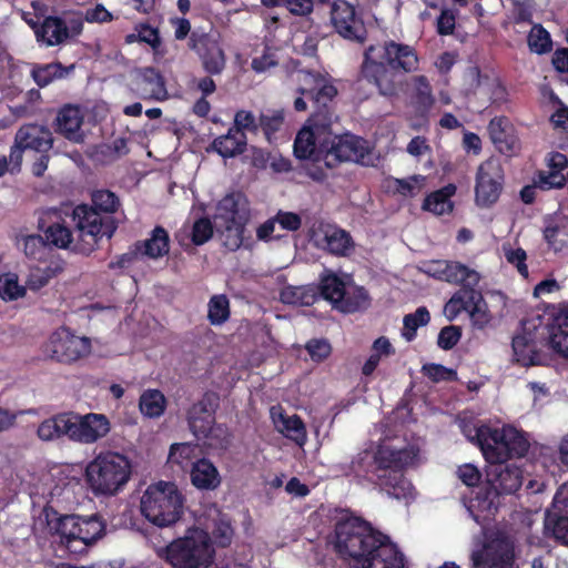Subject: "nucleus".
I'll return each instance as SVG.
<instances>
[{"label":"nucleus","mask_w":568,"mask_h":568,"mask_svg":"<svg viewBox=\"0 0 568 568\" xmlns=\"http://www.w3.org/2000/svg\"><path fill=\"white\" fill-rule=\"evenodd\" d=\"M305 349L315 363L324 362L332 353V346L325 338H312L305 344Z\"/></svg>","instance_id":"obj_53"},{"label":"nucleus","mask_w":568,"mask_h":568,"mask_svg":"<svg viewBox=\"0 0 568 568\" xmlns=\"http://www.w3.org/2000/svg\"><path fill=\"white\" fill-rule=\"evenodd\" d=\"M494 488L501 494H515L523 485V470L514 464H494Z\"/></svg>","instance_id":"obj_32"},{"label":"nucleus","mask_w":568,"mask_h":568,"mask_svg":"<svg viewBox=\"0 0 568 568\" xmlns=\"http://www.w3.org/2000/svg\"><path fill=\"white\" fill-rule=\"evenodd\" d=\"M207 320L212 325H221L230 317V302L226 295H213L207 304Z\"/></svg>","instance_id":"obj_48"},{"label":"nucleus","mask_w":568,"mask_h":568,"mask_svg":"<svg viewBox=\"0 0 568 568\" xmlns=\"http://www.w3.org/2000/svg\"><path fill=\"white\" fill-rule=\"evenodd\" d=\"M424 178L420 175H413L408 179H397V192L404 196H415L424 182Z\"/></svg>","instance_id":"obj_60"},{"label":"nucleus","mask_w":568,"mask_h":568,"mask_svg":"<svg viewBox=\"0 0 568 568\" xmlns=\"http://www.w3.org/2000/svg\"><path fill=\"white\" fill-rule=\"evenodd\" d=\"M189 47L199 55L206 73L217 75L223 72L226 67V55L217 32L193 30L189 38Z\"/></svg>","instance_id":"obj_16"},{"label":"nucleus","mask_w":568,"mask_h":568,"mask_svg":"<svg viewBox=\"0 0 568 568\" xmlns=\"http://www.w3.org/2000/svg\"><path fill=\"white\" fill-rule=\"evenodd\" d=\"M488 133L495 146L505 155H513L518 146V139L506 116H495L488 124Z\"/></svg>","instance_id":"obj_27"},{"label":"nucleus","mask_w":568,"mask_h":568,"mask_svg":"<svg viewBox=\"0 0 568 568\" xmlns=\"http://www.w3.org/2000/svg\"><path fill=\"white\" fill-rule=\"evenodd\" d=\"M456 190V185L449 183L442 189L429 193L425 197L422 209L438 216L450 213L454 209L452 197L455 195Z\"/></svg>","instance_id":"obj_37"},{"label":"nucleus","mask_w":568,"mask_h":568,"mask_svg":"<svg viewBox=\"0 0 568 568\" xmlns=\"http://www.w3.org/2000/svg\"><path fill=\"white\" fill-rule=\"evenodd\" d=\"M296 93L293 106L296 112L307 110L305 98L312 103L310 123L320 128H331L334 118V100L338 94L328 73L301 69L294 73Z\"/></svg>","instance_id":"obj_7"},{"label":"nucleus","mask_w":568,"mask_h":568,"mask_svg":"<svg viewBox=\"0 0 568 568\" xmlns=\"http://www.w3.org/2000/svg\"><path fill=\"white\" fill-rule=\"evenodd\" d=\"M232 129H239L242 132L247 130L255 133L258 130V123L251 111L240 110L235 113L234 126Z\"/></svg>","instance_id":"obj_63"},{"label":"nucleus","mask_w":568,"mask_h":568,"mask_svg":"<svg viewBox=\"0 0 568 568\" xmlns=\"http://www.w3.org/2000/svg\"><path fill=\"white\" fill-rule=\"evenodd\" d=\"M91 201L92 205H77L71 215L78 237L88 245V251H92L101 239L113 236L118 222L112 214L120 206L119 196L106 189L93 191Z\"/></svg>","instance_id":"obj_6"},{"label":"nucleus","mask_w":568,"mask_h":568,"mask_svg":"<svg viewBox=\"0 0 568 568\" xmlns=\"http://www.w3.org/2000/svg\"><path fill=\"white\" fill-rule=\"evenodd\" d=\"M44 520L51 536L70 554L82 555L105 532V526L98 516L61 515L53 507L43 508Z\"/></svg>","instance_id":"obj_8"},{"label":"nucleus","mask_w":568,"mask_h":568,"mask_svg":"<svg viewBox=\"0 0 568 568\" xmlns=\"http://www.w3.org/2000/svg\"><path fill=\"white\" fill-rule=\"evenodd\" d=\"M315 284L286 286L281 291V301L295 306H312L317 302Z\"/></svg>","instance_id":"obj_41"},{"label":"nucleus","mask_w":568,"mask_h":568,"mask_svg":"<svg viewBox=\"0 0 568 568\" xmlns=\"http://www.w3.org/2000/svg\"><path fill=\"white\" fill-rule=\"evenodd\" d=\"M430 321V314L427 307L419 306L414 313L404 316L403 336L406 341L410 342L416 337V332L419 327L425 326Z\"/></svg>","instance_id":"obj_45"},{"label":"nucleus","mask_w":568,"mask_h":568,"mask_svg":"<svg viewBox=\"0 0 568 568\" xmlns=\"http://www.w3.org/2000/svg\"><path fill=\"white\" fill-rule=\"evenodd\" d=\"M462 312H467L473 327L484 329L491 321L488 305L479 290H457L444 306L448 321H454Z\"/></svg>","instance_id":"obj_14"},{"label":"nucleus","mask_w":568,"mask_h":568,"mask_svg":"<svg viewBox=\"0 0 568 568\" xmlns=\"http://www.w3.org/2000/svg\"><path fill=\"white\" fill-rule=\"evenodd\" d=\"M139 407L144 416L158 418L165 410L166 398L159 389H146L140 396Z\"/></svg>","instance_id":"obj_42"},{"label":"nucleus","mask_w":568,"mask_h":568,"mask_svg":"<svg viewBox=\"0 0 568 568\" xmlns=\"http://www.w3.org/2000/svg\"><path fill=\"white\" fill-rule=\"evenodd\" d=\"M69 413H60L44 419L39 426L37 434L42 440H53L60 437L69 438Z\"/></svg>","instance_id":"obj_40"},{"label":"nucleus","mask_w":568,"mask_h":568,"mask_svg":"<svg viewBox=\"0 0 568 568\" xmlns=\"http://www.w3.org/2000/svg\"><path fill=\"white\" fill-rule=\"evenodd\" d=\"M284 123L283 111H273L272 113H262L258 119V129H261L268 141L272 135L281 130Z\"/></svg>","instance_id":"obj_51"},{"label":"nucleus","mask_w":568,"mask_h":568,"mask_svg":"<svg viewBox=\"0 0 568 568\" xmlns=\"http://www.w3.org/2000/svg\"><path fill=\"white\" fill-rule=\"evenodd\" d=\"M251 216L246 196L241 192H232L217 202L214 223L209 216H200L192 223L189 234L176 233L175 239L181 248L189 254L196 246L206 244L213 237L214 231L227 251L236 252L242 246L248 248L253 244L252 237L246 236Z\"/></svg>","instance_id":"obj_1"},{"label":"nucleus","mask_w":568,"mask_h":568,"mask_svg":"<svg viewBox=\"0 0 568 568\" xmlns=\"http://www.w3.org/2000/svg\"><path fill=\"white\" fill-rule=\"evenodd\" d=\"M428 272L437 280L460 285L459 290H476L480 282L477 271L456 261H434Z\"/></svg>","instance_id":"obj_22"},{"label":"nucleus","mask_w":568,"mask_h":568,"mask_svg":"<svg viewBox=\"0 0 568 568\" xmlns=\"http://www.w3.org/2000/svg\"><path fill=\"white\" fill-rule=\"evenodd\" d=\"M91 341L78 336L69 328L61 327L53 332L47 343L45 352L58 363L73 364L91 353Z\"/></svg>","instance_id":"obj_15"},{"label":"nucleus","mask_w":568,"mask_h":568,"mask_svg":"<svg viewBox=\"0 0 568 568\" xmlns=\"http://www.w3.org/2000/svg\"><path fill=\"white\" fill-rule=\"evenodd\" d=\"M529 49L538 54H544L552 49L549 32L541 26L535 24L528 34Z\"/></svg>","instance_id":"obj_49"},{"label":"nucleus","mask_w":568,"mask_h":568,"mask_svg":"<svg viewBox=\"0 0 568 568\" xmlns=\"http://www.w3.org/2000/svg\"><path fill=\"white\" fill-rule=\"evenodd\" d=\"M82 123L83 116L80 109L73 105H65L58 112L55 130L70 141L81 142L83 140Z\"/></svg>","instance_id":"obj_30"},{"label":"nucleus","mask_w":568,"mask_h":568,"mask_svg":"<svg viewBox=\"0 0 568 568\" xmlns=\"http://www.w3.org/2000/svg\"><path fill=\"white\" fill-rule=\"evenodd\" d=\"M191 464L190 478L194 487L202 490H214L220 486V473L210 459L200 458Z\"/></svg>","instance_id":"obj_33"},{"label":"nucleus","mask_w":568,"mask_h":568,"mask_svg":"<svg viewBox=\"0 0 568 568\" xmlns=\"http://www.w3.org/2000/svg\"><path fill=\"white\" fill-rule=\"evenodd\" d=\"M326 248L329 253L337 256H345L353 247V240L346 231L336 229L326 234Z\"/></svg>","instance_id":"obj_47"},{"label":"nucleus","mask_w":568,"mask_h":568,"mask_svg":"<svg viewBox=\"0 0 568 568\" xmlns=\"http://www.w3.org/2000/svg\"><path fill=\"white\" fill-rule=\"evenodd\" d=\"M83 31V20L72 18L69 21L58 16H47L41 22L38 42L47 47H55L80 36Z\"/></svg>","instance_id":"obj_21"},{"label":"nucleus","mask_w":568,"mask_h":568,"mask_svg":"<svg viewBox=\"0 0 568 568\" xmlns=\"http://www.w3.org/2000/svg\"><path fill=\"white\" fill-rule=\"evenodd\" d=\"M487 424L476 425L471 422H463L460 430L463 435L474 445L479 447L481 438L484 437L485 428Z\"/></svg>","instance_id":"obj_64"},{"label":"nucleus","mask_w":568,"mask_h":568,"mask_svg":"<svg viewBox=\"0 0 568 568\" xmlns=\"http://www.w3.org/2000/svg\"><path fill=\"white\" fill-rule=\"evenodd\" d=\"M504 180V169L499 159L489 158L484 161L476 173V203L485 207L496 203L503 191Z\"/></svg>","instance_id":"obj_18"},{"label":"nucleus","mask_w":568,"mask_h":568,"mask_svg":"<svg viewBox=\"0 0 568 568\" xmlns=\"http://www.w3.org/2000/svg\"><path fill=\"white\" fill-rule=\"evenodd\" d=\"M316 286V296L331 303L332 307L342 313H355L365 310L371 304L367 290L354 286L347 290L345 281L333 271L325 268Z\"/></svg>","instance_id":"obj_13"},{"label":"nucleus","mask_w":568,"mask_h":568,"mask_svg":"<svg viewBox=\"0 0 568 568\" xmlns=\"http://www.w3.org/2000/svg\"><path fill=\"white\" fill-rule=\"evenodd\" d=\"M136 91L145 100H164L168 94L163 75L153 67L140 71Z\"/></svg>","instance_id":"obj_28"},{"label":"nucleus","mask_w":568,"mask_h":568,"mask_svg":"<svg viewBox=\"0 0 568 568\" xmlns=\"http://www.w3.org/2000/svg\"><path fill=\"white\" fill-rule=\"evenodd\" d=\"M69 439L81 444H93L105 437L111 429L109 418L97 413H69Z\"/></svg>","instance_id":"obj_19"},{"label":"nucleus","mask_w":568,"mask_h":568,"mask_svg":"<svg viewBox=\"0 0 568 568\" xmlns=\"http://www.w3.org/2000/svg\"><path fill=\"white\" fill-rule=\"evenodd\" d=\"M247 145L245 132L230 128L227 133L213 140L212 148L224 159L242 154Z\"/></svg>","instance_id":"obj_36"},{"label":"nucleus","mask_w":568,"mask_h":568,"mask_svg":"<svg viewBox=\"0 0 568 568\" xmlns=\"http://www.w3.org/2000/svg\"><path fill=\"white\" fill-rule=\"evenodd\" d=\"M234 536V528L231 520L225 516H221L212 529V539L219 547H227L231 545Z\"/></svg>","instance_id":"obj_50"},{"label":"nucleus","mask_w":568,"mask_h":568,"mask_svg":"<svg viewBox=\"0 0 568 568\" xmlns=\"http://www.w3.org/2000/svg\"><path fill=\"white\" fill-rule=\"evenodd\" d=\"M371 148L364 138L352 133H344L334 136L331 144H327L325 154V166L336 168L342 162H356L366 164V158L369 160Z\"/></svg>","instance_id":"obj_17"},{"label":"nucleus","mask_w":568,"mask_h":568,"mask_svg":"<svg viewBox=\"0 0 568 568\" xmlns=\"http://www.w3.org/2000/svg\"><path fill=\"white\" fill-rule=\"evenodd\" d=\"M73 64L70 67H64L59 61L45 64L36 63L31 69V77L40 88H44L54 80L64 78L71 71H73Z\"/></svg>","instance_id":"obj_39"},{"label":"nucleus","mask_w":568,"mask_h":568,"mask_svg":"<svg viewBox=\"0 0 568 568\" xmlns=\"http://www.w3.org/2000/svg\"><path fill=\"white\" fill-rule=\"evenodd\" d=\"M183 497L173 483L151 485L141 498L142 515L159 527L175 524L181 517Z\"/></svg>","instance_id":"obj_11"},{"label":"nucleus","mask_w":568,"mask_h":568,"mask_svg":"<svg viewBox=\"0 0 568 568\" xmlns=\"http://www.w3.org/2000/svg\"><path fill=\"white\" fill-rule=\"evenodd\" d=\"M530 444L523 430L511 425L493 427L487 425L479 449L489 464H501L511 458L524 457Z\"/></svg>","instance_id":"obj_12"},{"label":"nucleus","mask_w":568,"mask_h":568,"mask_svg":"<svg viewBox=\"0 0 568 568\" xmlns=\"http://www.w3.org/2000/svg\"><path fill=\"white\" fill-rule=\"evenodd\" d=\"M220 398L214 392H206L200 400L192 404L186 414L190 430L194 434L203 433V429L215 420V412Z\"/></svg>","instance_id":"obj_25"},{"label":"nucleus","mask_w":568,"mask_h":568,"mask_svg":"<svg viewBox=\"0 0 568 568\" xmlns=\"http://www.w3.org/2000/svg\"><path fill=\"white\" fill-rule=\"evenodd\" d=\"M417 456L413 447L394 449L378 445L375 450L358 453L349 465L351 473L359 480L374 486L389 498L412 500L415 488L405 477L404 470Z\"/></svg>","instance_id":"obj_3"},{"label":"nucleus","mask_w":568,"mask_h":568,"mask_svg":"<svg viewBox=\"0 0 568 568\" xmlns=\"http://www.w3.org/2000/svg\"><path fill=\"white\" fill-rule=\"evenodd\" d=\"M542 346L568 359V305L559 312L523 322V333L513 337L514 357L523 366L541 365Z\"/></svg>","instance_id":"obj_5"},{"label":"nucleus","mask_w":568,"mask_h":568,"mask_svg":"<svg viewBox=\"0 0 568 568\" xmlns=\"http://www.w3.org/2000/svg\"><path fill=\"white\" fill-rule=\"evenodd\" d=\"M193 453L194 447L191 444L176 443L170 447L168 460L184 468L187 462L191 460Z\"/></svg>","instance_id":"obj_56"},{"label":"nucleus","mask_w":568,"mask_h":568,"mask_svg":"<svg viewBox=\"0 0 568 568\" xmlns=\"http://www.w3.org/2000/svg\"><path fill=\"white\" fill-rule=\"evenodd\" d=\"M26 294V288L19 285L17 276L7 277L0 282V296L4 301H14Z\"/></svg>","instance_id":"obj_58"},{"label":"nucleus","mask_w":568,"mask_h":568,"mask_svg":"<svg viewBox=\"0 0 568 568\" xmlns=\"http://www.w3.org/2000/svg\"><path fill=\"white\" fill-rule=\"evenodd\" d=\"M418 70L419 55L414 47L386 40L365 49L361 78L374 85L381 95L394 98L402 87L397 73H414Z\"/></svg>","instance_id":"obj_4"},{"label":"nucleus","mask_w":568,"mask_h":568,"mask_svg":"<svg viewBox=\"0 0 568 568\" xmlns=\"http://www.w3.org/2000/svg\"><path fill=\"white\" fill-rule=\"evenodd\" d=\"M471 560L474 568H505V566L513 565L514 550L507 542L500 545L499 550L494 546H488L483 551L474 552Z\"/></svg>","instance_id":"obj_31"},{"label":"nucleus","mask_w":568,"mask_h":568,"mask_svg":"<svg viewBox=\"0 0 568 568\" xmlns=\"http://www.w3.org/2000/svg\"><path fill=\"white\" fill-rule=\"evenodd\" d=\"M38 227L44 234L45 241L55 247L68 248L73 243V232L58 209L42 211Z\"/></svg>","instance_id":"obj_23"},{"label":"nucleus","mask_w":568,"mask_h":568,"mask_svg":"<svg viewBox=\"0 0 568 568\" xmlns=\"http://www.w3.org/2000/svg\"><path fill=\"white\" fill-rule=\"evenodd\" d=\"M460 337L462 328L459 326H445L440 329L438 334L437 345L444 351H449L457 345Z\"/></svg>","instance_id":"obj_57"},{"label":"nucleus","mask_w":568,"mask_h":568,"mask_svg":"<svg viewBox=\"0 0 568 568\" xmlns=\"http://www.w3.org/2000/svg\"><path fill=\"white\" fill-rule=\"evenodd\" d=\"M47 244L41 235H28L23 239V252L28 257L40 261L45 254Z\"/></svg>","instance_id":"obj_54"},{"label":"nucleus","mask_w":568,"mask_h":568,"mask_svg":"<svg viewBox=\"0 0 568 568\" xmlns=\"http://www.w3.org/2000/svg\"><path fill=\"white\" fill-rule=\"evenodd\" d=\"M499 496L500 494L497 489L486 488L485 490H480L477 493L476 497L473 499L471 507L477 508L485 519L495 516L499 506Z\"/></svg>","instance_id":"obj_44"},{"label":"nucleus","mask_w":568,"mask_h":568,"mask_svg":"<svg viewBox=\"0 0 568 568\" xmlns=\"http://www.w3.org/2000/svg\"><path fill=\"white\" fill-rule=\"evenodd\" d=\"M329 128H320L312 125L310 119L307 124L303 126L296 134L293 145V152L298 160H324L327 149V141L317 145V134L324 133Z\"/></svg>","instance_id":"obj_24"},{"label":"nucleus","mask_w":568,"mask_h":568,"mask_svg":"<svg viewBox=\"0 0 568 568\" xmlns=\"http://www.w3.org/2000/svg\"><path fill=\"white\" fill-rule=\"evenodd\" d=\"M16 143L20 149L48 152L53 145L50 130L37 124L22 125L16 133Z\"/></svg>","instance_id":"obj_26"},{"label":"nucleus","mask_w":568,"mask_h":568,"mask_svg":"<svg viewBox=\"0 0 568 568\" xmlns=\"http://www.w3.org/2000/svg\"><path fill=\"white\" fill-rule=\"evenodd\" d=\"M163 551L165 561L173 568H209L214 557L209 534L197 528L189 529Z\"/></svg>","instance_id":"obj_10"},{"label":"nucleus","mask_w":568,"mask_h":568,"mask_svg":"<svg viewBox=\"0 0 568 568\" xmlns=\"http://www.w3.org/2000/svg\"><path fill=\"white\" fill-rule=\"evenodd\" d=\"M548 172H539L536 184L542 190L561 189L566 184L564 170L568 169V158L560 152H551L547 159Z\"/></svg>","instance_id":"obj_29"},{"label":"nucleus","mask_w":568,"mask_h":568,"mask_svg":"<svg viewBox=\"0 0 568 568\" xmlns=\"http://www.w3.org/2000/svg\"><path fill=\"white\" fill-rule=\"evenodd\" d=\"M545 531L558 542L568 546V517L547 513L545 517Z\"/></svg>","instance_id":"obj_46"},{"label":"nucleus","mask_w":568,"mask_h":568,"mask_svg":"<svg viewBox=\"0 0 568 568\" xmlns=\"http://www.w3.org/2000/svg\"><path fill=\"white\" fill-rule=\"evenodd\" d=\"M134 246L136 251L142 252L143 255L150 258H161L170 252L169 232L163 226L156 225L149 239L138 241Z\"/></svg>","instance_id":"obj_35"},{"label":"nucleus","mask_w":568,"mask_h":568,"mask_svg":"<svg viewBox=\"0 0 568 568\" xmlns=\"http://www.w3.org/2000/svg\"><path fill=\"white\" fill-rule=\"evenodd\" d=\"M197 439H206L210 447L215 449H226L230 445L231 434L223 424H216L215 420L210 424L203 433L195 435Z\"/></svg>","instance_id":"obj_43"},{"label":"nucleus","mask_w":568,"mask_h":568,"mask_svg":"<svg viewBox=\"0 0 568 568\" xmlns=\"http://www.w3.org/2000/svg\"><path fill=\"white\" fill-rule=\"evenodd\" d=\"M331 21L336 32L346 40L363 43L366 28L353 4L346 0H335L331 9Z\"/></svg>","instance_id":"obj_20"},{"label":"nucleus","mask_w":568,"mask_h":568,"mask_svg":"<svg viewBox=\"0 0 568 568\" xmlns=\"http://www.w3.org/2000/svg\"><path fill=\"white\" fill-rule=\"evenodd\" d=\"M303 171L305 174L315 182H324L327 179L326 166L324 160H305Z\"/></svg>","instance_id":"obj_62"},{"label":"nucleus","mask_w":568,"mask_h":568,"mask_svg":"<svg viewBox=\"0 0 568 568\" xmlns=\"http://www.w3.org/2000/svg\"><path fill=\"white\" fill-rule=\"evenodd\" d=\"M89 486L95 495L118 494L131 476V463L122 454L106 452L99 454L85 468Z\"/></svg>","instance_id":"obj_9"},{"label":"nucleus","mask_w":568,"mask_h":568,"mask_svg":"<svg viewBox=\"0 0 568 568\" xmlns=\"http://www.w3.org/2000/svg\"><path fill=\"white\" fill-rule=\"evenodd\" d=\"M336 549L352 559V568H406L405 557L387 535L359 517L335 525Z\"/></svg>","instance_id":"obj_2"},{"label":"nucleus","mask_w":568,"mask_h":568,"mask_svg":"<svg viewBox=\"0 0 568 568\" xmlns=\"http://www.w3.org/2000/svg\"><path fill=\"white\" fill-rule=\"evenodd\" d=\"M458 479L467 487H475L481 480L480 470L473 464H463L457 468Z\"/></svg>","instance_id":"obj_59"},{"label":"nucleus","mask_w":568,"mask_h":568,"mask_svg":"<svg viewBox=\"0 0 568 568\" xmlns=\"http://www.w3.org/2000/svg\"><path fill=\"white\" fill-rule=\"evenodd\" d=\"M134 31H136V37L140 38V42L150 45L154 52L159 51L162 45V40L158 28L142 22L135 24Z\"/></svg>","instance_id":"obj_52"},{"label":"nucleus","mask_w":568,"mask_h":568,"mask_svg":"<svg viewBox=\"0 0 568 568\" xmlns=\"http://www.w3.org/2000/svg\"><path fill=\"white\" fill-rule=\"evenodd\" d=\"M422 373L434 383L454 381L456 378V371L436 363L423 365Z\"/></svg>","instance_id":"obj_55"},{"label":"nucleus","mask_w":568,"mask_h":568,"mask_svg":"<svg viewBox=\"0 0 568 568\" xmlns=\"http://www.w3.org/2000/svg\"><path fill=\"white\" fill-rule=\"evenodd\" d=\"M276 415V407H272L271 414L276 428L287 438L302 446L306 442V428L298 415L288 416L282 412Z\"/></svg>","instance_id":"obj_34"},{"label":"nucleus","mask_w":568,"mask_h":568,"mask_svg":"<svg viewBox=\"0 0 568 568\" xmlns=\"http://www.w3.org/2000/svg\"><path fill=\"white\" fill-rule=\"evenodd\" d=\"M274 219L276 223L280 224V226L290 232H296L302 226V219L297 213L294 212H286L280 210L275 215Z\"/></svg>","instance_id":"obj_61"},{"label":"nucleus","mask_w":568,"mask_h":568,"mask_svg":"<svg viewBox=\"0 0 568 568\" xmlns=\"http://www.w3.org/2000/svg\"><path fill=\"white\" fill-rule=\"evenodd\" d=\"M413 92L410 101L416 112L420 115L427 114L435 103L433 89L426 75H416L412 79Z\"/></svg>","instance_id":"obj_38"}]
</instances>
